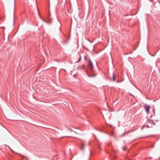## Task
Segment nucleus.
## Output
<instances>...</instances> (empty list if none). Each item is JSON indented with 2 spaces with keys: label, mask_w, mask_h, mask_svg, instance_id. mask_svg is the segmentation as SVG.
<instances>
[{
  "label": "nucleus",
  "mask_w": 160,
  "mask_h": 160,
  "mask_svg": "<svg viewBox=\"0 0 160 160\" xmlns=\"http://www.w3.org/2000/svg\"><path fill=\"white\" fill-rule=\"evenodd\" d=\"M88 66L90 68V71L91 72L93 73L94 72L93 65L92 62L90 59H89L88 61Z\"/></svg>",
  "instance_id": "obj_1"
},
{
  "label": "nucleus",
  "mask_w": 160,
  "mask_h": 160,
  "mask_svg": "<svg viewBox=\"0 0 160 160\" xmlns=\"http://www.w3.org/2000/svg\"><path fill=\"white\" fill-rule=\"evenodd\" d=\"M150 107V105H149L147 104H145L143 106L144 109L145 110L146 113L148 114L149 113Z\"/></svg>",
  "instance_id": "obj_2"
},
{
  "label": "nucleus",
  "mask_w": 160,
  "mask_h": 160,
  "mask_svg": "<svg viewBox=\"0 0 160 160\" xmlns=\"http://www.w3.org/2000/svg\"><path fill=\"white\" fill-rule=\"evenodd\" d=\"M117 78V75L115 74L114 72H113L112 74V80L113 81L116 80Z\"/></svg>",
  "instance_id": "obj_3"
},
{
  "label": "nucleus",
  "mask_w": 160,
  "mask_h": 160,
  "mask_svg": "<svg viewBox=\"0 0 160 160\" xmlns=\"http://www.w3.org/2000/svg\"><path fill=\"white\" fill-rule=\"evenodd\" d=\"M84 65H82L78 66L77 68L78 69H81L82 68H84Z\"/></svg>",
  "instance_id": "obj_4"
},
{
  "label": "nucleus",
  "mask_w": 160,
  "mask_h": 160,
  "mask_svg": "<svg viewBox=\"0 0 160 160\" xmlns=\"http://www.w3.org/2000/svg\"><path fill=\"white\" fill-rule=\"evenodd\" d=\"M81 146H82V147L81 148V149L82 150H83L84 149V145L83 144H82L81 145Z\"/></svg>",
  "instance_id": "obj_5"
},
{
  "label": "nucleus",
  "mask_w": 160,
  "mask_h": 160,
  "mask_svg": "<svg viewBox=\"0 0 160 160\" xmlns=\"http://www.w3.org/2000/svg\"><path fill=\"white\" fill-rule=\"evenodd\" d=\"M87 75H88V76L89 77H94V76H96L95 75H90L88 73H87Z\"/></svg>",
  "instance_id": "obj_6"
},
{
  "label": "nucleus",
  "mask_w": 160,
  "mask_h": 160,
  "mask_svg": "<svg viewBox=\"0 0 160 160\" xmlns=\"http://www.w3.org/2000/svg\"><path fill=\"white\" fill-rule=\"evenodd\" d=\"M129 133V132H124L123 134H127Z\"/></svg>",
  "instance_id": "obj_7"
},
{
  "label": "nucleus",
  "mask_w": 160,
  "mask_h": 160,
  "mask_svg": "<svg viewBox=\"0 0 160 160\" xmlns=\"http://www.w3.org/2000/svg\"><path fill=\"white\" fill-rule=\"evenodd\" d=\"M67 43V42L65 41H63L62 42V43L64 44L65 43Z\"/></svg>",
  "instance_id": "obj_8"
},
{
  "label": "nucleus",
  "mask_w": 160,
  "mask_h": 160,
  "mask_svg": "<svg viewBox=\"0 0 160 160\" xmlns=\"http://www.w3.org/2000/svg\"><path fill=\"white\" fill-rule=\"evenodd\" d=\"M146 126V125H144L142 126V129H143V128H144V127Z\"/></svg>",
  "instance_id": "obj_9"
},
{
  "label": "nucleus",
  "mask_w": 160,
  "mask_h": 160,
  "mask_svg": "<svg viewBox=\"0 0 160 160\" xmlns=\"http://www.w3.org/2000/svg\"><path fill=\"white\" fill-rule=\"evenodd\" d=\"M81 58H80L78 62H80L81 61Z\"/></svg>",
  "instance_id": "obj_10"
},
{
  "label": "nucleus",
  "mask_w": 160,
  "mask_h": 160,
  "mask_svg": "<svg viewBox=\"0 0 160 160\" xmlns=\"http://www.w3.org/2000/svg\"><path fill=\"white\" fill-rule=\"evenodd\" d=\"M123 150L125 151V148H123Z\"/></svg>",
  "instance_id": "obj_11"
},
{
  "label": "nucleus",
  "mask_w": 160,
  "mask_h": 160,
  "mask_svg": "<svg viewBox=\"0 0 160 160\" xmlns=\"http://www.w3.org/2000/svg\"><path fill=\"white\" fill-rule=\"evenodd\" d=\"M43 21L44 22H46V21H45L44 19H43Z\"/></svg>",
  "instance_id": "obj_12"
},
{
  "label": "nucleus",
  "mask_w": 160,
  "mask_h": 160,
  "mask_svg": "<svg viewBox=\"0 0 160 160\" xmlns=\"http://www.w3.org/2000/svg\"><path fill=\"white\" fill-rule=\"evenodd\" d=\"M147 127L148 128V125H147Z\"/></svg>",
  "instance_id": "obj_13"
},
{
  "label": "nucleus",
  "mask_w": 160,
  "mask_h": 160,
  "mask_svg": "<svg viewBox=\"0 0 160 160\" xmlns=\"http://www.w3.org/2000/svg\"><path fill=\"white\" fill-rule=\"evenodd\" d=\"M123 136V135H122V136Z\"/></svg>",
  "instance_id": "obj_14"
},
{
  "label": "nucleus",
  "mask_w": 160,
  "mask_h": 160,
  "mask_svg": "<svg viewBox=\"0 0 160 160\" xmlns=\"http://www.w3.org/2000/svg\"><path fill=\"white\" fill-rule=\"evenodd\" d=\"M156 122H157V121H158V120H156Z\"/></svg>",
  "instance_id": "obj_15"
}]
</instances>
